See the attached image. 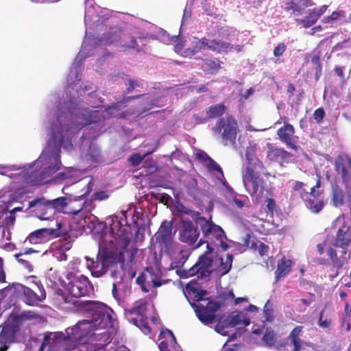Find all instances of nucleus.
Instances as JSON below:
<instances>
[{
  "label": "nucleus",
  "mask_w": 351,
  "mask_h": 351,
  "mask_svg": "<svg viewBox=\"0 0 351 351\" xmlns=\"http://www.w3.org/2000/svg\"><path fill=\"white\" fill-rule=\"evenodd\" d=\"M131 221L129 224H125L122 232L117 233L118 237L114 240L112 246L99 250L95 261L86 258L87 267L93 277H101L107 268L113 267L118 263L123 269L126 260L130 263L134 261L138 249L131 244V238L133 231L138 233L139 228L138 221Z\"/></svg>",
  "instance_id": "obj_1"
},
{
  "label": "nucleus",
  "mask_w": 351,
  "mask_h": 351,
  "mask_svg": "<svg viewBox=\"0 0 351 351\" xmlns=\"http://www.w3.org/2000/svg\"><path fill=\"white\" fill-rule=\"evenodd\" d=\"M79 306L80 311L90 313L93 318L80 321L73 327L66 329L69 341L75 346L89 343L93 330H105L112 325V311L105 304L80 302Z\"/></svg>",
  "instance_id": "obj_2"
},
{
  "label": "nucleus",
  "mask_w": 351,
  "mask_h": 351,
  "mask_svg": "<svg viewBox=\"0 0 351 351\" xmlns=\"http://www.w3.org/2000/svg\"><path fill=\"white\" fill-rule=\"evenodd\" d=\"M246 168L243 174L242 179L245 187L247 188V183L252 184L250 191L251 195L259 196L263 194L265 187V181L261 178L266 175V167L263 162L256 156V147L255 145L247 147L245 150Z\"/></svg>",
  "instance_id": "obj_3"
},
{
  "label": "nucleus",
  "mask_w": 351,
  "mask_h": 351,
  "mask_svg": "<svg viewBox=\"0 0 351 351\" xmlns=\"http://www.w3.org/2000/svg\"><path fill=\"white\" fill-rule=\"evenodd\" d=\"M128 221H111L108 226L103 221H87L86 234H92L97 240L99 250L114 245V240L118 237L117 233L122 232Z\"/></svg>",
  "instance_id": "obj_4"
},
{
  "label": "nucleus",
  "mask_w": 351,
  "mask_h": 351,
  "mask_svg": "<svg viewBox=\"0 0 351 351\" xmlns=\"http://www.w3.org/2000/svg\"><path fill=\"white\" fill-rule=\"evenodd\" d=\"M93 289V285L87 277L81 275L80 277L75 278L70 281L66 286V291L58 289L56 294L60 297V300H62L65 304H71L74 306L77 311H80L79 303L80 302H92L95 304H103L97 301L93 300H81L78 298L84 297L92 292Z\"/></svg>",
  "instance_id": "obj_5"
},
{
  "label": "nucleus",
  "mask_w": 351,
  "mask_h": 351,
  "mask_svg": "<svg viewBox=\"0 0 351 351\" xmlns=\"http://www.w3.org/2000/svg\"><path fill=\"white\" fill-rule=\"evenodd\" d=\"M200 230L202 237L199 240L197 247L206 243L207 250L208 247L215 245L221 247L223 251L230 247L226 243L228 240L221 226L215 224L213 221H200Z\"/></svg>",
  "instance_id": "obj_6"
},
{
  "label": "nucleus",
  "mask_w": 351,
  "mask_h": 351,
  "mask_svg": "<svg viewBox=\"0 0 351 351\" xmlns=\"http://www.w3.org/2000/svg\"><path fill=\"white\" fill-rule=\"evenodd\" d=\"M69 198L60 197L52 200H47L44 197H38L29 202V208H34V212H40L39 219H49L45 217L47 210H53L54 213H62L64 214L73 212V208H69Z\"/></svg>",
  "instance_id": "obj_7"
},
{
  "label": "nucleus",
  "mask_w": 351,
  "mask_h": 351,
  "mask_svg": "<svg viewBox=\"0 0 351 351\" xmlns=\"http://www.w3.org/2000/svg\"><path fill=\"white\" fill-rule=\"evenodd\" d=\"M213 130L215 134H221L225 145L228 143L233 145L236 144L239 125L232 115H226L225 117L219 118Z\"/></svg>",
  "instance_id": "obj_8"
},
{
  "label": "nucleus",
  "mask_w": 351,
  "mask_h": 351,
  "mask_svg": "<svg viewBox=\"0 0 351 351\" xmlns=\"http://www.w3.org/2000/svg\"><path fill=\"white\" fill-rule=\"evenodd\" d=\"M16 288L18 297L28 306H37L46 298L45 289L40 281L34 282L29 287L20 284Z\"/></svg>",
  "instance_id": "obj_9"
},
{
  "label": "nucleus",
  "mask_w": 351,
  "mask_h": 351,
  "mask_svg": "<svg viewBox=\"0 0 351 351\" xmlns=\"http://www.w3.org/2000/svg\"><path fill=\"white\" fill-rule=\"evenodd\" d=\"M105 45H115L123 51L134 49L140 51L141 48L138 47L136 40L134 37L130 36L121 31L109 32L101 39Z\"/></svg>",
  "instance_id": "obj_10"
},
{
  "label": "nucleus",
  "mask_w": 351,
  "mask_h": 351,
  "mask_svg": "<svg viewBox=\"0 0 351 351\" xmlns=\"http://www.w3.org/2000/svg\"><path fill=\"white\" fill-rule=\"evenodd\" d=\"M146 304L138 302L130 309L125 310V315L128 320L143 330L145 333L151 332V328L147 322Z\"/></svg>",
  "instance_id": "obj_11"
},
{
  "label": "nucleus",
  "mask_w": 351,
  "mask_h": 351,
  "mask_svg": "<svg viewBox=\"0 0 351 351\" xmlns=\"http://www.w3.org/2000/svg\"><path fill=\"white\" fill-rule=\"evenodd\" d=\"M56 222L59 231L61 232L60 237L66 240H73L84 232L86 234L87 221H50Z\"/></svg>",
  "instance_id": "obj_12"
},
{
  "label": "nucleus",
  "mask_w": 351,
  "mask_h": 351,
  "mask_svg": "<svg viewBox=\"0 0 351 351\" xmlns=\"http://www.w3.org/2000/svg\"><path fill=\"white\" fill-rule=\"evenodd\" d=\"M76 119L75 122L72 123L71 125L66 129V133L67 132H73L74 131H79L86 125L102 121L104 117L99 110H95L90 111L88 109H82L77 113Z\"/></svg>",
  "instance_id": "obj_13"
},
{
  "label": "nucleus",
  "mask_w": 351,
  "mask_h": 351,
  "mask_svg": "<svg viewBox=\"0 0 351 351\" xmlns=\"http://www.w3.org/2000/svg\"><path fill=\"white\" fill-rule=\"evenodd\" d=\"M60 232L58 223L56 222H51L47 227L40 228L31 232L26 240L31 244L43 243L51 239L60 237Z\"/></svg>",
  "instance_id": "obj_14"
},
{
  "label": "nucleus",
  "mask_w": 351,
  "mask_h": 351,
  "mask_svg": "<svg viewBox=\"0 0 351 351\" xmlns=\"http://www.w3.org/2000/svg\"><path fill=\"white\" fill-rule=\"evenodd\" d=\"M213 247H208V250L200 255L195 264L193 265L197 278H208L213 271Z\"/></svg>",
  "instance_id": "obj_15"
},
{
  "label": "nucleus",
  "mask_w": 351,
  "mask_h": 351,
  "mask_svg": "<svg viewBox=\"0 0 351 351\" xmlns=\"http://www.w3.org/2000/svg\"><path fill=\"white\" fill-rule=\"evenodd\" d=\"M163 252L167 253L171 259V270L181 269L191 255L189 249L178 243L173 245L170 249L164 250Z\"/></svg>",
  "instance_id": "obj_16"
},
{
  "label": "nucleus",
  "mask_w": 351,
  "mask_h": 351,
  "mask_svg": "<svg viewBox=\"0 0 351 351\" xmlns=\"http://www.w3.org/2000/svg\"><path fill=\"white\" fill-rule=\"evenodd\" d=\"M182 228L180 230V240L192 245L199 238L200 234V221H181Z\"/></svg>",
  "instance_id": "obj_17"
},
{
  "label": "nucleus",
  "mask_w": 351,
  "mask_h": 351,
  "mask_svg": "<svg viewBox=\"0 0 351 351\" xmlns=\"http://www.w3.org/2000/svg\"><path fill=\"white\" fill-rule=\"evenodd\" d=\"M173 221H163L156 234V240L161 250L170 249L176 243L173 241L172 229Z\"/></svg>",
  "instance_id": "obj_18"
},
{
  "label": "nucleus",
  "mask_w": 351,
  "mask_h": 351,
  "mask_svg": "<svg viewBox=\"0 0 351 351\" xmlns=\"http://www.w3.org/2000/svg\"><path fill=\"white\" fill-rule=\"evenodd\" d=\"M276 133L280 141L287 147L295 151L298 150L297 141L298 137L295 135V129L291 124L285 123L282 127L277 130Z\"/></svg>",
  "instance_id": "obj_19"
},
{
  "label": "nucleus",
  "mask_w": 351,
  "mask_h": 351,
  "mask_svg": "<svg viewBox=\"0 0 351 351\" xmlns=\"http://www.w3.org/2000/svg\"><path fill=\"white\" fill-rule=\"evenodd\" d=\"M267 158L271 161L278 163L280 167H285L286 164H289L293 160V154L284 149L274 147H269Z\"/></svg>",
  "instance_id": "obj_20"
},
{
  "label": "nucleus",
  "mask_w": 351,
  "mask_h": 351,
  "mask_svg": "<svg viewBox=\"0 0 351 351\" xmlns=\"http://www.w3.org/2000/svg\"><path fill=\"white\" fill-rule=\"evenodd\" d=\"M327 5L319 8H313L308 10L307 14L302 19H296L295 22L304 28H309L315 25L318 19L326 12Z\"/></svg>",
  "instance_id": "obj_21"
},
{
  "label": "nucleus",
  "mask_w": 351,
  "mask_h": 351,
  "mask_svg": "<svg viewBox=\"0 0 351 351\" xmlns=\"http://www.w3.org/2000/svg\"><path fill=\"white\" fill-rule=\"evenodd\" d=\"M351 243V226L347 225L345 222L337 230L333 245L336 247H340L343 250L347 251L348 246Z\"/></svg>",
  "instance_id": "obj_22"
},
{
  "label": "nucleus",
  "mask_w": 351,
  "mask_h": 351,
  "mask_svg": "<svg viewBox=\"0 0 351 351\" xmlns=\"http://www.w3.org/2000/svg\"><path fill=\"white\" fill-rule=\"evenodd\" d=\"M347 202V206L351 217V195H346L342 189L337 184L332 185L331 202L335 207H339Z\"/></svg>",
  "instance_id": "obj_23"
},
{
  "label": "nucleus",
  "mask_w": 351,
  "mask_h": 351,
  "mask_svg": "<svg viewBox=\"0 0 351 351\" xmlns=\"http://www.w3.org/2000/svg\"><path fill=\"white\" fill-rule=\"evenodd\" d=\"M315 5L313 0H287L285 10L287 12H291L295 16L303 14L304 11L308 7Z\"/></svg>",
  "instance_id": "obj_24"
},
{
  "label": "nucleus",
  "mask_w": 351,
  "mask_h": 351,
  "mask_svg": "<svg viewBox=\"0 0 351 351\" xmlns=\"http://www.w3.org/2000/svg\"><path fill=\"white\" fill-rule=\"evenodd\" d=\"M304 186V184L303 182L300 181H295L293 189L295 191H298L300 193V197L303 199L308 201V206H309L312 212L315 213H318L322 209L324 206L323 202L321 201L315 202L314 200L309 199L308 193L305 191Z\"/></svg>",
  "instance_id": "obj_25"
},
{
  "label": "nucleus",
  "mask_w": 351,
  "mask_h": 351,
  "mask_svg": "<svg viewBox=\"0 0 351 351\" xmlns=\"http://www.w3.org/2000/svg\"><path fill=\"white\" fill-rule=\"evenodd\" d=\"M19 329L18 325L15 324H7L3 326L0 331V344L14 342Z\"/></svg>",
  "instance_id": "obj_26"
},
{
  "label": "nucleus",
  "mask_w": 351,
  "mask_h": 351,
  "mask_svg": "<svg viewBox=\"0 0 351 351\" xmlns=\"http://www.w3.org/2000/svg\"><path fill=\"white\" fill-rule=\"evenodd\" d=\"M335 169L337 172H341L343 182L347 184L350 178L351 159L348 158L346 162L341 156H339L335 160Z\"/></svg>",
  "instance_id": "obj_27"
},
{
  "label": "nucleus",
  "mask_w": 351,
  "mask_h": 351,
  "mask_svg": "<svg viewBox=\"0 0 351 351\" xmlns=\"http://www.w3.org/2000/svg\"><path fill=\"white\" fill-rule=\"evenodd\" d=\"M293 261L283 256L277 262V267L275 271V282L287 276L291 271Z\"/></svg>",
  "instance_id": "obj_28"
},
{
  "label": "nucleus",
  "mask_w": 351,
  "mask_h": 351,
  "mask_svg": "<svg viewBox=\"0 0 351 351\" xmlns=\"http://www.w3.org/2000/svg\"><path fill=\"white\" fill-rule=\"evenodd\" d=\"M327 255L330 259L333 267L337 270L341 269L345 264L348 263V259L350 257V254L347 256V251L343 250L341 257L339 258L337 250L332 247L328 248Z\"/></svg>",
  "instance_id": "obj_29"
},
{
  "label": "nucleus",
  "mask_w": 351,
  "mask_h": 351,
  "mask_svg": "<svg viewBox=\"0 0 351 351\" xmlns=\"http://www.w3.org/2000/svg\"><path fill=\"white\" fill-rule=\"evenodd\" d=\"M92 186H93V184H92L91 182H89L86 185V186L84 188V189H85L84 193L80 195H78L77 199H69L68 202H69V205H70L69 208H73L72 210H73V212L66 213L67 215H75L82 210L84 203H82V202L78 203V202L80 200H82L85 196H86L87 195H88L90 193V191H92Z\"/></svg>",
  "instance_id": "obj_30"
},
{
  "label": "nucleus",
  "mask_w": 351,
  "mask_h": 351,
  "mask_svg": "<svg viewBox=\"0 0 351 351\" xmlns=\"http://www.w3.org/2000/svg\"><path fill=\"white\" fill-rule=\"evenodd\" d=\"M195 313L200 322L204 324H210L216 321V315L202 304L196 306Z\"/></svg>",
  "instance_id": "obj_31"
},
{
  "label": "nucleus",
  "mask_w": 351,
  "mask_h": 351,
  "mask_svg": "<svg viewBox=\"0 0 351 351\" xmlns=\"http://www.w3.org/2000/svg\"><path fill=\"white\" fill-rule=\"evenodd\" d=\"M143 95H138L136 96L132 97H128L126 99H123V101H117L114 104H112V105H110L106 108V112L108 113V114L112 117H117L119 115V111L121 110V108L125 107L123 105L125 102L132 101L134 99H139L141 97H142Z\"/></svg>",
  "instance_id": "obj_32"
},
{
  "label": "nucleus",
  "mask_w": 351,
  "mask_h": 351,
  "mask_svg": "<svg viewBox=\"0 0 351 351\" xmlns=\"http://www.w3.org/2000/svg\"><path fill=\"white\" fill-rule=\"evenodd\" d=\"M233 47L230 45V43L216 40H209L207 38V46L206 49H210L213 51H216L217 53H223L230 51Z\"/></svg>",
  "instance_id": "obj_33"
},
{
  "label": "nucleus",
  "mask_w": 351,
  "mask_h": 351,
  "mask_svg": "<svg viewBox=\"0 0 351 351\" xmlns=\"http://www.w3.org/2000/svg\"><path fill=\"white\" fill-rule=\"evenodd\" d=\"M97 341L99 343H96V344L102 346L108 344L111 341L110 332L107 330L102 332H100V330H93L89 343H95V342Z\"/></svg>",
  "instance_id": "obj_34"
},
{
  "label": "nucleus",
  "mask_w": 351,
  "mask_h": 351,
  "mask_svg": "<svg viewBox=\"0 0 351 351\" xmlns=\"http://www.w3.org/2000/svg\"><path fill=\"white\" fill-rule=\"evenodd\" d=\"M228 326L234 327L239 324H243L245 326L250 324V319L243 316L241 312H232L227 318Z\"/></svg>",
  "instance_id": "obj_35"
},
{
  "label": "nucleus",
  "mask_w": 351,
  "mask_h": 351,
  "mask_svg": "<svg viewBox=\"0 0 351 351\" xmlns=\"http://www.w3.org/2000/svg\"><path fill=\"white\" fill-rule=\"evenodd\" d=\"M303 326H298L295 327L289 333L288 339L294 346L293 351H300L302 348V340L300 335L302 331Z\"/></svg>",
  "instance_id": "obj_36"
},
{
  "label": "nucleus",
  "mask_w": 351,
  "mask_h": 351,
  "mask_svg": "<svg viewBox=\"0 0 351 351\" xmlns=\"http://www.w3.org/2000/svg\"><path fill=\"white\" fill-rule=\"evenodd\" d=\"M233 261V256L232 254H227L226 258H220V264L217 267V271L220 276L227 274L232 268Z\"/></svg>",
  "instance_id": "obj_37"
},
{
  "label": "nucleus",
  "mask_w": 351,
  "mask_h": 351,
  "mask_svg": "<svg viewBox=\"0 0 351 351\" xmlns=\"http://www.w3.org/2000/svg\"><path fill=\"white\" fill-rule=\"evenodd\" d=\"M193 47L191 49H187L184 53L186 55H194L201 50L206 49L207 46V38L204 37L202 38H194L193 41Z\"/></svg>",
  "instance_id": "obj_38"
},
{
  "label": "nucleus",
  "mask_w": 351,
  "mask_h": 351,
  "mask_svg": "<svg viewBox=\"0 0 351 351\" xmlns=\"http://www.w3.org/2000/svg\"><path fill=\"white\" fill-rule=\"evenodd\" d=\"M145 271L149 275L150 280L153 284L154 287H158L165 284L168 280H162L161 274L159 270H155L152 267H146Z\"/></svg>",
  "instance_id": "obj_39"
},
{
  "label": "nucleus",
  "mask_w": 351,
  "mask_h": 351,
  "mask_svg": "<svg viewBox=\"0 0 351 351\" xmlns=\"http://www.w3.org/2000/svg\"><path fill=\"white\" fill-rule=\"evenodd\" d=\"M177 212L182 216L189 215L192 219H206L205 217L201 216V213L198 211L193 210L192 209L186 207L182 204H178L176 206Z\"/></svg>",
  "instance_id": "obj_40"
},
{
  "label": "nucleus",
  "mask_w": 351,
  "mask_h": 351,
  "mask_svg": "<svg viewBox=\"0 0 351 351\" xmlns=\"http://www.w3.org/2000/svg\"><path fill=\"white\" fill-rule=\"evenodd\" d=\"M177 212L182 216L189 215L192 219H206L205 217L201 216V213L198 211L193 210L192 209L186 207L182 204H178L176 206Z\"/></svg>",
  "instance_id": "obj_41"
},
{
  "label": "nucleus",
  "mask_w": 351,
  "mask_h": 351,
  "mask_svg": "<svg viewBox=\"0 0 351 351\" xmlns=\"http://www.w3.org/2000/svg\"><path fill=\"white\" fill-rule=\"evenodd\" d=\"M221 61L215 59H205L204 60L203 69L205 72L208 73H217L221 68Z\"/></svg>",
  "instance_id": "obj_42"
},
{
  "label": "nucleus",
  "mask_w": 351,
  "mask_h": 351,
  "mask_svg": "<svg viewBox=\"0 0 351 351\" xmlns=\"http://www.w3.org/2000/svg\"><path fill=\"white\" fill-rule=\"evenodd\" d=\"M186 193L189 195H190L193 199L196 200L199 198L201 191L197 186V182L195 179H191L186 186Z\"/></svg>",
  "instance_id": "obj_43"
},
{
  "label": "nucleus",
  "mask_w": 351,
  "mask_h": 351,
  "mask_svg": "<svg viewBox=\"0 0 351 351\" xmlns=\"http://www.w3.org/2000/svg\"><path fill=\"white\" fill-rule=\"evenodd\" d=\"M14 221H0V232L3 239L11 240V232L10 228L13 226Z\"/></svg>",
  "instance_id": "obj_44"
},
{
  "label": "nucleus",
  "mask_w": 351,
  "mask_h": 351,
  "mask_svg": "<svg viewBox=\"0 0 351 351\" xmlns=\"http://www.w3.org/2000/svg\"><path fill=\"white\" fill-rule=\"evenodd\" d=\"M226 110L223 104L211 106L207 111V116L209 119L221 116Z\"/></svg>",
  "instance_id": "obj_45"
},
{
  "label": "nucleus",
  "mask_w": 351,
  "mask_h": 351,
  "mask_svg": "<svg viewBox=\"0 0 351 351\" xmlns=\"http://www.w3.org/2000/svg\"><path fill=\"white\" fill-rule=\"evenodd\" d=\"M275 332L270 328H267L262 340L267 346L271 347L275 343Z\"/></svg>",
  "instance_id": "obj_46"
},
{
  "label": "nucleus",
  "mask_w": 351,
  "mask_h": 351,
  "mask_svg": "<svg viewBox=\"0 0 351 351\" xmlns=\"http://www.w3.org/2000/svg\"><path fill=\"white\" fill-rule=\"evenodd\" d=\"M186 288L189 293L193 294V298L195 301L202 300L204 299V297L207 293L206 291L195 288L193 286H191L189 285L187 286Z\"/></svg>",
  "instance_id": "obj_47"
},
{
  "label": "nucleus",
  "mask_w": 351,
  "mask_h": 351,
  "mask_svg": "<svg viewBox=\"0 0 351 351\" xmlns=\"http://www.w3.org/2000/svg\"><path fill=\"white\" fill-rule=\"evenodd\" d=\"M17 285H20L19 283H12L8 285L5 288L0 290V293L3 296H18V289Z\"/></svg>",
  "instance_id": "obj_48"
},
{
  "label": "nucleus",
  "mask_w": 351,
  "mask_h": 351,
  "mask_svg": "<svg viewBox=\"0 0 351 351\" xmlns=\"http://www.w3.org/2000/svg\"><path fill=\"white\" fill-rule=\"evenodd\" d=\"M326 306L323 308L319 315L318 325L322 328H328L330 327L332 320L330 316H326L324 319V313Z\"/></svg>",
  "instance_id": "obj_49"
},
{
  "label": "nucleus",
  "mask_w": 351,
  "mask_h": 351,
  "mask_svg": "<svg viewBox=\"0 0 351 351\" xmlns=\"http://www.w3.org/2000/svg\"><path fill=\"white\" fill-rule=\"evenodd\" d=\"M205 167L209 171H217L219 172L222 178H224L223 172L221 167L213 159L210 158V160L204 165Z\"/></svg>",
  "instance_id": "obj_50"
},
{
  "label": "nucleus",
  "mask_w": 351,
  "mask_h": 351,
  "mask_svg": "<svg viewBox=\"0 0 351 351\" xmlns=\"http://www.w3.org/2000/svg\"><path fill=\"white\" fill-rule=\"evenodd\" d=\"M52 336L53 338V342H55L56 347L63 341H69V335L66 332L65 333L62 332H53L52 333Z\"/></svg>",
  "instance_id": "obj_51"
},
{
  "label": "nucleus",
  "mask_w": 351,
  "mask_h": 351,
  "mask_svg": "<svg viewBox=\"0 0 351 351\" xmlns=\"http://www.w3.org/2000/svg\"><path fill=\"white\" fill-rule=\"evenodd\" d=\"M46 346H49L50 348L56 347L55 342H53L52 332L47 333L45 335L43 343L39 348V351H43Z\"/></svg>",
  "instance_id": "obj_52"
},
{
  "label": "nucleus",
  "mask_w": 351,
  "mask_h": 351,
  "mask_svg": "<svg viewBox=\"0 0 351 351\" xmlns=\"http://www.w3.org/2000/svg\"><path fill=\"white\" fill-rule=\"evenodd\" d=\"M250 235L249 234H247L245 237L243 239V244H240L239 243L232 241H228L230 243L232 244V246L235 247L239 252H243L245 251L246 247L249 246L250 245Z\"/></svg>",
  "instance_id": "obj_53"
},
{
  "label": "nucleus",
  "mask_w": 351,
  "mask_h": 351,
  "mask_svg": "<svg viewBox=\"0 0 351 351\" xmlns=\"http://www.w3.org/2000/svg\"><path fill=\"white\" fill-rule=\"evenodd\" d=\"M24 254L19 253L16 254L14 255L17 261L25 268L29 272H31L33 271V265L31 264V263L25 258H21L22 256H23Z\"/></svg>",
  "instance_id": "obj_54"
},
{
  "label": "nucleus",
  "mask_w": 351,
  "mask_h": 351,
  "mask_svg": "<svg viewBox=\"0 0 351 351\" xmlns=\"http://www.w3.org/2000/svg\"><path fill=\"white\" fill-rule=\"evenodd\" d=\"M266 203V207L267 210V216L273 218L274 217V212L276 210V202L272 198H267L265 201Z\"/></svg>",
  "instance_id": "obj_55"
},
{
  "label": "nucleus",
  "mask_w": 351,
  "mask_h": 351,
  "mask_svg": "<svg viewBox=\"0 0 351 351\" xmlns=\"http://www.w3.org/2000/svg\"><path fill=\"white\" fill-rule=\"evenodd\" d=\"M152 196L154 197L156 199L159 200L160 202L164 204L165 205H168L169 202L171 200V197L167 193H151Z\"/></svg>",
  "instance_id": "obj_56"
},
{
  "label": "nucleus",
  "mask_w": 351,
  "mask_h": 351,
  "mask_svg": "<svg viewBox=\"0 0 351 351\" xmlns=\"http://www.w3.org/2000/svg\"><path fill=\"white\" fill-rule=\"evenodd\" d=\"M146 155L141 156L139 154H132L128 159L129 162L133 167L138 166L143 160Z\"/></svg>",
  "instance_id": "obj_57"
},
{
  "label": "nucleus",
  "mask_w": 351,
  "mask_h": 351,
  "mask_svg": "<svg viewBox=\"0 0 351 351\" xmlns=\"http://www.w3.org/2000/svg\"><path fill=\"white\" fill-rule=\"evenodd\" d=\"M223 305L222 302H218V301H214V300H209L208 301L206 306H204L206 308H207L208 310H210L211 312L215 313L220 309V308Z\"/></svg>",
  "instance_id": "obj_58"
},
{
  "label": "nucleus",
  "mask_w": 351,
  "mask_h": 351,
  "mask_svg": "<svg viewBox=\"0 0 351 351\" xmlns=\"http://www.w3.org/2000/svg\"><path fill=\"white\" fill-rule=\"evenodd\" d=\"M176 274L182 278H187L195 276L193 266L189 269H176Z\"/></svg>",
  "instance_id": "obj_59"
},
{
  "label": "nucleus",
  "mask_w": 351,
  "mask_h": 351,
  "mask_svg": "<svg viewBox=\"0 0 351 351\" xmlns=\"http://www.w3.org/2000/svg\"><path fill=\"white\" fill-rule=\"evenodd\" d=\"M263 313L265 315V320L267 322H271L274 319L273 310L269 305V300L265 303L263 308Z\"/></svg>",
  "instance_id": "obj_60"
},
{
  "label": "nucleus",
  "mask_w": 351,
  "mask_h": 351,
  "mask_svg": "<svg viewBox=\"0 0 351 351\" xmlns=\"http://www.w3.org/2000/svg\"><path fill=\"white\" fill-rule=\"evenodd\" d=\"M325 111L322 108H319L316 109L313 112V119L315 120L317 124H319L322 122L324 117H325Z\"/></svg>",
  "instance_id": "obj_61"
},
{
  "label": "nucleus",
  "mask_w": 351,
  "mask_h": 351,
  "mask_svg": "<svg viewBox=\"0 0 351 351\" xmlns=\"http://www.w3.org/2000/svg\"><path fill=\"white\" fill-rule=\"evenodd\" d=\"M117 269H118L117 264H116V265L113 267L107 268L105 270V272L102 274V276L105 275L108 271H110V276L112 278H114V279L119 278L121 280V273L119 271H118Z\"/></svg>",
  "instance_id": "obj_62"
},
{
  "label": "nucleus",
  "mask_w": 351,
  "mask_h": 351,
  "mask_svg": "<svg viewBox=\"0 0 351 351\" xmlns=\"http://www.w3.org/2000/svg\"><path fill=\"white\" fill-rule=\"evenodd\" d=\"M127 84H128V88L125 92V93H130L132 92L135 88L139 87L141 86V84L138 81L134 80L132 79L128 80Z\"/></svg>",
  "instance_id": "obj_63"
},
{
  "label": "nucleus",
  "mask_w": 351,
  "mask_h": 351,
  "mask_svg": "<svg viewBox=\"0 0 351 351\" xmlns=\"http://www.w3.org/2000/svg\"><path fill=\"white\" fill-rule=\"evenodd\" d=\"M286 49L287 47L284 43H279L274 49V56L276 57L282 56Z\"/></svg>",
  "instance_id": "obj_64"
}]
</instances>
